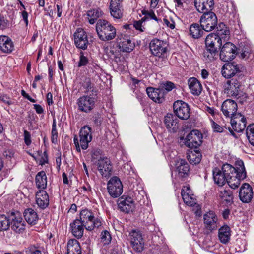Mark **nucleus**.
Masks as SVG:
<instances>
[{"instance_id": "nucleus-1", "label": "nucleus", "mask_w": 254, "mask_h": 254, "mask_svg": "<svg viewBox=\"0 0 254 254\" xmlns=\"http://www.w3.org/2000/svg\"><path fill=\"white\" fill-rule=\"evenodd\" d=\"M234 167L229 164H224L221 169L214 168L212 170L213 179L218 186H223L227 183L229 187L235 189L239 186L241 180L247 175L243 161H240Z\"/></svg>"}, {"instance_id": "nucleus-2", "label": "nucleus", "mask_w": 254, "mask_h": 254, "mask_svg": "<svg viewBox=\"0 0 254 254\" xmlns=\"http://www.w3.org/2000/svg\"><path fill=\"white\" fill-rule=\"evenodd\" d=\"M96 30L98 37L103 41L112 40L116 36V29L106 20L99 19L96 23Z\"/></svg>"}, {"instance_id": "nucleus-3", "label": "nucleus", "mask_w": 254, "mask_h": 254, "mask_svg": "<svg viewBox=\"0 0 254 254\" xmlns=\"http://www.w3.org/2000/svg\"><path fill=\"white\" fill-rule=\"evenodd\" d=\"M97 91L95 93L84 95L77 100L78 109L81 112L89 113L92 111L97 101Z\"/></svg>"}, {"instance_id": "nucleus-4", "label": "nucleus", "mask_w": 254, "mask_h": 254, "mask_svg": "<svg viewBox=\"0 0 254 254\" xmlns=\"http://www.w3.org/2000/svg\"><path fill=\"white\" fill-rule=\"evenodd\" d=\"M80 221L84 224L85 228L92 231L95 228L101 225V222L98 218H95L92 212L87 209L82 210L80 213Z\"/></svg>"}, {"instance_id": "nucleus-5", "label": "nucleus", "mask_w": 254, "mask_h": 254, "mask_svg": "<svg viewBox=\"0 0 254 254\" xmlns=\"http://www.w3.org/2000/svg\"><path fill=\"white\" fill-rule=\"evenodd\" d=\"M80 142L76 136L74 137V143L76 146L78 151H80V146L82 149H86L88 147V144L92 139L91 128L88 126L83 127L79 133Z\"/></svg>"}, {"instance_id": "nucleus-6", "label": "nucleus", "mask_w": 254, "mask_h": 254, "mask_svg": "<svg viewBox=\"0 0 254 254\" xmlns=\"http://www.w3.org/2000/svg\"><path fill=\"white\" fill-rule=\"evenodd\" d=\"M230 123L232 128L229 127L228 129L231 134L236 138L237 137L234 131L237 132H241L244 131L246 127L247 120L244 116L238 113L233 116H231Z\"/></svg>"}, {"instance_id": "nucleus-7", "label": "nucleus", "mask_w": 254, "mask_h": 254, "mask_svg": "<svg viewBox=\"0 0 254 254\" xmlns=\"http://www.w3.org/2000/svg\"><path fill=\"white\" fill-rule=\"evenodd\" d=\"M202 134L197 130H192L186 137H181V140H184L183 143L188 147L190 148H197L200 146L202 142Z\"/></svg>"}, {"instance_id": "nucleus-8", "label": "nucleus", "mask_w": 254, "mask_h": 254, "mask_svg": "<svg viewBox=\"0 0 254 254\" xmlns=\"http://www.w3.org/2000/svg\"><path fill=\"white\" fill-rule=\"evenodd\" d=\"M217 22L216 14L212 11L203 14L199 20L201 28L206 32L214 30L217 25Z\"/></svg>"}, {"instance_id": "nucleus-9", "label": "nucleus", "mask_w": 254, "mask_h": 254, "mask_svg": "<svg viewBox=\"0 0 254 254\" xmlns=\"http://www.w3.org/2000/svg\"><path fill=\"white\" fill-rule=\"evenodd\" d=\"M243 70V66L241 64L236 62L228 63L223 66L221 72L225 78H233L237 77Z\"/></svg>"}, {"instance_id": "nucleus-10", "label": "nucleus", "mask_w": 254, "mask_h": 254, "mask_svg": "<svg viewBox=\"0 0 254 254\" xmlns=\"http://www.w3.org/2000/svg\"><path fill=\"white\" fill-rule=\"evenodd\" d=\"M107 190L111 197H119L123 191V186L120 179L117 176L111 178L107 183Z\"/></svg>"}, {"instance_id": "nucleus-11", "label": "nucleus", "mask_w": 254, "mask_h": 254, "mask_svg": "<svg viewBox=\"0 0 254 254\" xmlns=\"http://www.w3.org/2000/svg\"><path fill=\"white\" fill-rule=\"evenodd\" d=\"M173 110L175 115L181 120H186L190 117V109L189 106L182 100L174 102Z\"/></svg>"}, {"instance_id": "nucleus-12", "label": "nucleus", "mask_w": 254, "mask_h": 254, "mask_svg": "<svg viewBox=\"0 0 254 254\" xmlns=\"http://www.w3.org/2000/svg\"><path fill=\"white\" fill-rule=\"evenodd\" d=\"M237 48L231 42H226L221 48L220 52V58L224 62H229L233 60L237 55Z\"/></svg>"}, {"instance_id": "nucleus-13", "label": "nucleus", "mask_w": 254, "mask_h": 254, "mask_svg": "<svg viewBox=\"0 0 254 254\" xmlns=\"http://www.w3.org/2000/svg\"><path fill=\"white\" fill-rule=\"evenodd\" d=\"M149 48L152 55L158 57H162L166 54L167 44L164 41L154 39L150 43Z\"/></svg>"}, {"instance_id": "nucleus-14", "label": "nucleus", "mask_w": 254, "mask_h": 254, "mask_svg": "<svg viewBox=\"0 0 254 254\" xmlns=\"http://www.w3.org/2000/svg\"><path fill=\"white\" fill-rule=\"evenodd\" d=\"M241 87L240 81L237 77H234L227 81L225 85L224 91L229 96H237V95H239V93L241 91Z\"/></svg>"}, {"instance_id": "nucleus-15", "label": "nucleus", "mask_w": 254, "mask_h": 254, "mask_svg": "<svg viewBox=\"0 0 254 254\" xmlns=\"http://www.w3.org/2000/svg\"><path fill=\"white\" fill-rule=\"evenodd\" d=\"M130 244L134 251L141 252L144 249V243L141 233L136 230H132L129 233Z\"/></svg>"}, {"instance_id": "nucleus-16", "label": "nucleus", "mask_w": 254, "mask_h": 254, "mask_svg": "<svg viewBox=\"0 0 254 254\" xmlns=\"http://www.w3.org/2000/svg\"><path fill=\"white\" fill-rule=\"evenodd\" d=\"M119 209L126 213H129L134 211L135 204L132 198L129 196H122L118 199Z\"/></svg>"}, {"instance_id": "nucleus-17", "label": "nucleus", "mask_w": 254, "mask_h": 254, "mask_svg": "<svg viewBox=\"0 0 254 254\" xmlns=\"http://www.w3.org/2000/svg\"><path fill=\"white\" fill-rule=\"evenodd\" d=\"M74 43L78 49L85 50L87 48L89 42L86 32L81 28H78L74 34Z\"/></svg>"}, {"instance_id": "nucleus-18", "label": "nucleus", "mask_w": 254, "mask_h": 254, "mask_svg": "<svg viewBox=\"0 0 254 254\" xmlns=\"http://www.w3.org/2000/svg\"><path fill=\"white\" fill-rule=\"evenodd\" d=\"M10 225L11 228L16 232H20L24 229V221L18 212H11L9 214Z\"/></svg>"}, {"instance_id": "nucleus-19", "label": "nucleus", "mask_w": 254, "mask_h": 254, "mask_svg": "<svg viewBox=\"0 0 254 254\" xmlns=\"http://www.w3.org/2000/svg\"><path fill=\"white\" fill-rule=\"evenodd\" d=\"M123 0H111L110 4V11L111 16L115 19H120L123 16V8L122 5Z\"/></svg>"}, {"instance_id": "nucleus-20", "label": "nucleus", "mask_w": 254, "mask_h": 254, "mask_svg": "<svg viewBox=\"0 0 254 254\" xmlns=\"http://www.w3.org/2000/svg\"><path fill=\"white\" fill-rule=\"evenodd\" d=\"M253 197L252 187L248 183H244L241 187L239 191L240 199L244 203H249Z\"/></svg>"}, {"instance_id": "nucleus-21", "label": "nucleus", "mask_w": 254, "mask_h": 254, "mask_svg": "<svg viewBox=\"0 0 254 254\" xmlns=\"http://www.w3.org/2000/svg\"><path fill=\"white\" fill-rule=\"evenodd\" d=\"M197 10L203 14L212 11L214 7L213 0H194Z\"/></svg>"}, {"instance_id": "nucleus-22", "label": "nucleus", "mask_w": 254, "mask_h": 254, "mask_svg": "<svg viewBox=\"0 0 254 254\" xmlns=\"http://www.w3.org/2000/svg\"><path fill=\"white\" fill-rule=\"evenodd\" d=\"M176 171L178 177L182 180L187 178L190 174V166L187 162L182 159H179L176 162Z\"/></svg>"}, {"instance_id": "nucleus-23", "label": "nucleus", "mask_w": 254, "mask_h": 254, "mask_svg": "<svg viewBox=\"0 0 254 254\" xmlns=\"http://www.w3.org/2000/svg\"><path fill=\"white\" fill-rule=\"evenodd\" d=\"M237 104L233 100L227 99L224 101L221 106V110L226 117L233 116L237 114Z\"/></svg>"}, {"instance_id": "nucleus-24", "label": "nucleus", "mask_w": 254, "mask_h": 254, "mask_svg": "<svg viewBox=\"0 0 254 254\" xmlns=\"http://www.w3.org/2000/svg\"><path fill=\"white\" fill-rule=\"evenodd\" d=\"M164 124L167 129L171 132H176L179 129L178 119L172 114H167L164 117Z\"/></svg>"}, {"instance_id": "nucleus-25", "label": "nucleus", "mask_w": 254, "mask_h": 254, "mask_svg": "<svg viewBox=\"0 0 254 254\" xmlns=\"http://www.w3.org/2000/svg\"><path fill=\"white\" fill-rule=\"evenodd\" d=\"M204 223L207 229L212 231L217 228L218 218L215 213L209 211L204 215Z\"/></svg>"}, {"instance_id": "nucleus-26", "label": "nucleus", "mask_w": 254, "mask_h": 254, "mask_svg": "<svg viewBox=\"0 0 254 254\" xmlns=\"http://www.w3.org/2000/svg\"><path fill=\"white\" fill-rule=\"evenodd\" d=\"M118 44L119 48L123 52H130L134 48V43L125 35H121L116 39Z\"/></svg>"}, {"instance_id": "nucleus-27", "label": "nucleus", "mask_w": 254, "mask_h": 254, "mask_svg": "<svg viewBox=\"0 0 254 254\" xmlns=\"http://www.w3.org/2000/svg\"><path fill=\"white\" fill-rule=\"evenodd\" d=\"M97 165L98 171L102 176L106 175V174H110L112 166L109 159L107 157L100 158L98 160Z\"/></svg>"}, {"instance_id": "nucleus-28", "label": "nucleus", "mask_w": 254, "mask_h": 254, "mask_svg": "<svg viewBox=\"0 0 254 254\" xmlns=\"http://www.w3.org/2000/svg\"><path fill=\"white\" fill-rule=\"evenodd\" d=\"M181 195L184 203L190 206H194L196 204V200L194 195L191 193L189 186H184L181 191Z\"/></svg>"}, {"instance_id": "nucleus-29", "label": "nucleus", "mask_w": 254, "mask_h": 254, "mask_svg": "<svg viewBox=\"0 0 254 254\" xmlns=\"http://www.w3.org/2000/svg\"><path fill=\"white\" fill-rule=\"evenodd\" d=\"M146 91L148 97L154 102L162 103L164 100V92L160 87H149L146 88Z\"/></svg>"}, {"instance_id": "nucleus-30", "label": "nucleus", "mask_w": 254, "mask_h": 254, "mask_svg": "<svg viewBox=\"0 0 254 254\" xmlns=\"http://www.w3.org/2000/svg\"><path fill=\"white\" fill-rule=\"evenodd\" d=\"M14 49L12 40L6 36H0V50L4 53H10Z\"/></svg>"}, {"instance_id": "nucleus-31", "label": "nucleus", "mask_w": 254, "mask_h": 254, "mask_svg": "<svg viewBox=\"0 0 254 254\" xmlns=\"http://www.w3.org/2000/svg\"><path fill=\"white\" fill-rule=\"evenodd\" d=\"M36 201L38 206L44 209L48 207L49 204V195L47 192L44 190H39L36 194Z\"/></svg>"}, {"instance_id": "nucleus-32", "label": "nucleus", "mask_w": 254, "mask_h": 254, "mask_svg": "<svg viewBox=\"0 0 254 254\" xmlns=\"http://www.w3.org/2000/svg\"><path fill=\"white\" fill-rule=\"evenodd\" d=\"M70 226L71 233L75 238L79 239L83 236L84 226L79 219L74 220Z\"/></svg>"}, {"instance_id": "nucleus-33", "label": "nucleus", "mask_w": 254, "mask_h": 254, "mask_svg": "<svg viewBox=\"0 0 254 254\" xmlns=\"http://www.w3.org/2000/svg\"><path fill=\"white\" fill-rule=\"evenodd\" d=\"M205 46L213 48L220 49L222 45V40L215 33H211L207 35L205 39Z\"/></svg>"}, {"instance_id": "nucleus-34", "label": "nucleus", "mask_w": 254, "mask_h": 254, "mask_svg": "<svg viewBox=\"0 0 254 254\" xmlns=\"http://www.w3.org/2000/svg\"><path fill=\"white\" fill-rule=\"evenodd\" d=\"M188 85L191 93L194 95H199L202 90L200 82L195 77L190 78L188 80Z\"/></svg>"}, {"instance_id": "nucleus-35", "label": "nucleus", "mask_w": 254, "mask_h": 254, "mask_svg": "<svg viewBox=\"0 0 254 254\" xmlns=\"http://www.w3.org/2000/svg\"><path fill=\"white\" fill-rule=\"evenodd\" d=\"M67 254H82L80 243L74 239L68 241L67 244Z\"/></svg>"}, {"instance_id": "nucleus-36", "label": "nucleus", "mask_w": 254, "mask_h": 254, "mask_svg": "<svg viewBox=\"0 0 254 254\" xmlns=\"http://www.w3.org/2000/svg\"><path fill=\"white\" fill-rule=\"evenodd\" d=\"M220 49L213 48L209 46H206V50L203 53V57L207 62H212L218 57Z\"/></svg>"}, {"instance_id": "nucleus-37", "label": "nucleus", "mask_w": 254, "mask_h": 254, "mask_svg": "<svg viewBox=\"0 0 254 254\" xmlns=\"http://www.w3.org/2000/svg\"><path fill=\"white\" fill-rule=\"evenodd\" d=\"M24 217L27 222L31 225H35L38 220L37 212L32 208H28L25 210Z\"/></svg>"}, {"instance_id": "nucleus-38", "label": "nucleus", "mask_w": 254, "mask_h": 254, "mask_svg": "<svg viewBox=\"0 0 254 254\" xmlns=\"http://www.w3.org/2000/svg\"><path fill=\"white\" fill-rule=\"evenodd\" d=\"M35 182L37 187L38 189H45L47 186V176L44 171H41L38 173L36 176Z\"/></svg>"}, {"instance_id": "nucleus-39", "label": "nucleus", "mask_w": 254, "mask_h": 254, "mask_svg": "<svg viewBox=\"0 0 254 254\" xmlns=\"http://www.w3.org/2000/svg\"><path fill=\"white\" fill-rule=\"evenodd\" d=\"M218 236L220 241L226 244L228 242L230 237V228L227 225L221 227L218 232Z\"/></svg>"}, {"instance_id": "nucleus-40", "label": "nucleus", "mask_w": 254, "mask_h": 254, "mask_svg": "<svg viewBox=\"0 0 254 254\" xmlns=\"http://www.w3.org/2000/svg\"><path fill=\"white\" fill-rule=\"evenodd\" d=\"M82 81L80 83L82 87L84 89V92L87 94H89V92L95 93L97 91L94 88V84L91 82L90 79L88 77L83 76L81 79Z\"/></svg>"}, {"instance_id": "nucleus-41", "label": "nucleus", "mask_w": 254, "mask_h": 254, "mask_svg": "<svg viewBox=\"0 0 254 254\" xmlns=\"http://www.w3.org/2000/svg\"><path fill=\"white\" fill-rule=\"evenodd\" d=\"M204 31L198 23H193L190 27V33L194 38H199L202 36Z\"/></svg>"}, {"instance_id": "nucleus-42", "label": "nucleus", "mask_w": 254, "mask_h": 254, "mask_svg": "<svg viewBox=\"0 0 254 254\" xmlns=\"http://www.w3.org/2000/svg\"><path fill=\"white\" fill-rule=\"evenodd\" d=\"M217 33H215V35L219 36L221 40H225L229 37L230 31L223 23H220L217 27Z\"/></svg>"}, {"instance_id": "nucleus-43", "label": "nucleus", "mask_w": 254, "mask_h": 254, "mask_svg": "<svg viewBox=\"0 0 254 254\" xmlns=\"http://www.w3.org/2000/svg\"><path fill=\"white\" fill-rule=\"evenodd\" d=\"M102 11L99 8L89 10L87 13L89 22L91 24L95 23L98 18L102 15Z\"/></svg>"}, {"instance_id": "nucleus-44", "label": "nucleus", "mask_w": 254, "mask_h": 254, "mask_svg": "<svg viewBox=\"0 0 254 254\" xmlns=\"http://www.w3.org/2000/svg\"><path fill=\"white\" fill-rule=\"evenodd\" d=\"M9 214L0 215V231L7 230L10 226Z\"/></svg>"}, {"instance_id": "nucleus-45", "label": "nucleus", "mask_w": 254, "mask_h": 254, "mask_svg": "<svg viewBox=\"0 0 254 254\" xmlns=\"http://www.w3.org/2000/svg\"><path fill=\"white\" fill-rule=\"evenodd\" d=\"M246 133L250 143L254 146V124L248 126Z\"/></svg>"}, {"instance_id": "nucleus-46", "label": "nucleus", "mask_w": 254, "mask_h": 254, "mask_svg": "<svg viewBox=\"0 0 254 254\" xmlns=\"http://www.w3.org/2000/svg\"><path fill=\"white\" fill-rule=\"evenodd\" d=\"M187 159L191 164L196 165L200 162L201 155L199 152H191L187 155Z\"/></svg>"}, {"instance_id": "nucleus-47", "label": "nucleus", "mask_w": 254, "mask_h": 254, "mask_svg": "<svg viewBox=\"0 0 254 254\" xmlns=\"http://www.w3.org/2000/svg\"><path fill=\"white\" fill-rule=\"evenodd\" d=\"M141 13L144 15V17L142 18V21H145L149 19H154L156 21H158V18L152 10L143 9L141 10Z\"/></svg>"}, {"instance_id": "nucleus-48", "label": "nucleus", "mask_w": 254, "mask_h": 254, "mask_svg": "<svg viewBox=\"0 0 254 254\" xmlns=\"http://www.w3.org/2000/svg\"><path fill=\"white\" fill-rule=\"evenodd\" d=\"M58 132L56 128V122L55 119H53L52 131H51V142L56 144L57 142Z\"/></svg>"}, {"instance_id": "nucleus-49", "label": "nucleus", "mask_w": 254, "mask_h": 254, "mask_svg": "<svg viewBox=\"0 0 254 254\" xmlns=\"http://www.w3.org/2000/svg\"><path fill=\"white\" fill-rule=\"evenodd\" d=\"M111 236L109 231L105 230L102 232L101 235V242L104 245L109 244L111 241Z\"/></svg>"}, {"instance_id": "nucleus-50", "label": "nucleus", "mask_w": 254, "mask_h": 254, "mask_svg": "<svg viewBox=\"0 0 254 254\" xmlns=\"http://www.w3.org/2000/svg\"><path fill=\"white\" fill-rule=\"evenodd\" d=\"M220 197L225 201L230 202L232 201L233 197L232 192L229 190H224L221 191Z\"/></svg>"}, {"instance_id": "nucleus-51", "label": "nucleus", "mask_w": 254, "mask_h": 254, "mask_svg": "<svg viewBox=\"0 0 254 254\" xmlns=\"http://www.w3.org/2000/svg\"><path fill=\"white\" fill-rule=\"evenodd\" d=\"M174 84L170 81L162 83L160 88L164 92V94L170 91L174 88Z\"/></svg>"}, {"instance_id": "nucleus-52", "label": "nucleus", "mask_w": 254, "mask_h": 254, "mask_svg": "<svg viewBox=\"0 0 254 254\" xmlns=\"http://www.w3.org/2000/svg\"><path fill=\"white\" fill-rule=\"evenodd\" d=\"M234 97L236 98L241 104H243L247 101L248 97L247 94L241 91L239 93V95H237V96H234Z\"/></svg>"}, {"instance_id": "nucleus-53", "label": "nucleus", "mask_w": 254, "mask_h": 254, "mask_svg": "<svg viewBox=\"0 0 254 254\" xmlns=\"http://www.w3.org/2000/svg\"><path fill=\"white\" fill-rule=\"evenodd\" d=\"M88 63V60L87 57L83 55V52H81L80 56V59L78 62V67L86 65Z\"/></svg>"}, {"instance_id": "nucleus-54", "label": "nucleus", "mask_w": 254, "mask_h": 254, "mask_svg": "<svg viewBox=\"0 0 254 254\" xmlns=\"http://www.w3.org/2000/svg\"><path fill=\"white\" fill-rule=\"evenodd\" d=\"M93 122L96 126H100L103 121L101 114L97 113L93 116Z\"/></svg>"}, {"instance_id": "nucleus-55", "label": "nucleus", "mask_w": 254, "mask_h": 254, "mask_svg": "<svg viewBox=\"0 0 254 254\" xmlns=\"http://www.w3.org/2000/svg\"><path fill=\"white\" fill-rule=\"evenodd\" d=\"M211 126L214 132H223L224 131L223 127L213 121L211 122Z\"/></svg>"}, {"instance_id": "nucleus-56", "label": "nucleus", "mask_w": 254, "mask_h": 254, "mask_svg": "<svg viewBox=\"0 0 254 254\" xmlns=\"http://www.w3.org/2000/svg\"><path fill=\"white\" fill-rule=\"evenodd\" d=\"M24 142L27 145H29L31 143L30 133L27 130L24 131Z\"/></svg>"}, {"instance_id": "nucleus-57", "label": "nucleus", "mask_w": 254, "mask_h": 254, "mask_svg": "<svg viewBox=\"0 0 254 254\" xmlns=\"http://www.w3.org/2000/svg\"><path fill=\"white\" fill-rule=\"evenodd\" d=\"M167 63V60L165 56L162 57H158V60L156 62V64L159 67H162L164 66Z\"/></svg>"}, {"instance_id": "nucleus-58", "label": "nucleus", "mask_w": 254, "mask_h": 254, "mask_svg": "<svg viewBox=\"0 0 254 254\" xmlns=\"http://www.w3.org/2000/svg\"><path fill=\"white\" fill-rule=\"evenodd\" d=\"M144 22V21L142 20V19L139 21H135L133 23V27L138 30H139L140 32H143L144 31L143 29L142 28V23Z\"/></svg>"}, {"instance_id": "nucleus-59", "label": "nucleus", "mask_w": 254, "mask_h": 254, "mask_svg": "<svg viewBox=\"0 0 254 254\" xmlns=\"http://www.w3.org/2000/svg\"><path fill=\"white\" fill-rule=\"evenodd\" d=\"M8 25V21L0 14V29H4Z\"/></svg>"}, {"instance_id": "nucleus-60", "label": "nucleus", "mask_w": 254, "mask_h": 254, "mask_svg": "<svg viewBox=\"0 0 254 254\" xmlns=\"http://www.w3.org/2000/svg\"><path fill=\"white\" fill-rule=\"evenodd\" d=\"M193 211L196 216H200L201 215V208L200 206L196 203V204L193 206Z\"/></svg>"}, {"instance_id": "nucleus-61", "label": "nucleus", "mask_w": 254, "mask_h": 254, "mask_svg": "<svg viewBox=\"0 0 254 254\" xmlns=\"http://www.w3.org/2000/svg\"><path fill=\"white\" fill-rule=\"evenodd\" d=\"M34 109L35 110L36 113L37 114H42L44 112L43 108L39 104H34Z\"/></svg>"}, {"instance_id": "nucleus-62", "label": "nucleus", "mask_w": 254, "mask_h": 254, "mask_svg": "<svg viewBox=\"0 0 254 254\" xmlns=\"http://www.w3.org/2000/svg\"><path fill=\"white\" fill-rule=\"evenodd\" d=\"M21 95L24 98H25L26 99H27L30 102H33V103H34L36 102L35 100L34 99L32 98L28 94H27L26 92L24 90H21Z\"/></svg>"}, {"instance_id": "nucleus-63", "label": "nucleus", "mask_w": 254, "mask_h": 254, "mask_svg": "<svg viewBox=\"0 0 254 254\" xmlns=\"http://www.w3.org/2000/svg\"><path fill=\"white\" fill-rule=\"evenodd\" d=\"M30 254H42L40 250L35 249V247L34 246H31L29 247Z\"/></svg>"}, {"instance_id": "nucleus-64", "label": "nucleus", "mask_w": 254, "mask_h": 254, "mask_svg": "<svg viewBox=\"0 0 254 254\" xmlns=\"http://www.w3.org/2000/svg\"><path fill=\"white\" fill-rule=\"evenodd\" d=\"M13 152L11 150H6L4 151L3 155L6 158H11L13 156Z\"/></svg>"}]
</instances>
